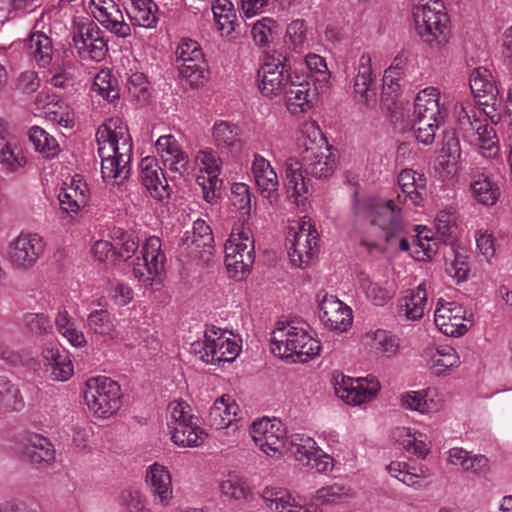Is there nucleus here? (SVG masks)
Masks as SVG:
<instances>
[{"label": "nucleus", "mask_w": 512, "mask_h": 512, "mask_svg": "<svg viewBox=\"0 0 512 512\" xmlns=\"http://www.w3.org/2000/svg\"><path fill=\"white\" fill-rule=\"evenodd\" d=\"M98 154L104 182L121 186L130 175L132 140L127 126L111 118L97 131Z\"/></svg>", "instance_id": "f257e3e1"}, {"label": "nucleus", "mask_w": 512, "mask_h": 512, "mask_svg": "<svg viewBox=\"0 0 512 512\" xmlns=\"http://www.w3.org/2000/svg\"><path fill=\"white\" fill-rule=\"evenodd\" d=\"M353 211L355 222H367L371 229L379 232V237L385 241L388 248L399 251L409 249L408 232L401 216V208L394 200H356Z\"/></svg>", "instance_id": "f03ea898"}, {"label": "nucleus", "mask_w": 512, "mask_h": 512, "mask_svg": "<svg viewBox=\"0 0 512 512\" xmlns=\"http://www.w3.org/2000/svg\"><path fill=\"white\" fill-rule=\"evenodd\" d=\"M271 352L293 363H304L320 352V343L307 331L306 325L296 322H279L270 337Z\"/></svg>", "instance_id": "7ed1b4c3"}, {"label": "nucleus", "mask_w": 512, "mask_h": 512, "mask_svg": "<svg viewBox=\"0 0 512 512\" xmlns=\"http://www.w3.org/2000/svg\"><path fill=\"white\" fill-rule=\"evenodd\" d=\"M449 96L441 95L436 87H426L418 92L414 100L413 130L417 140L430 145L435 139L444 118L448 114Z\"/></svg>", "instance_id": "20e7f679"}, {"label": "nucleus", "mask_w": 512, "mask_h": 512, "mask_svg": "<svg viewBox=\"0 0 512 512\" xmlns=\"http://www.w3.org/2000/svg\"><path fill=\"white\" fill-rule=\"evenodd\" d=\"M412 17L423 42L440 48L449 42L450 21L441 0H414Z\"/></svg>", "instance_id": "39448f33"}, {"label": "nucleus", "mask_w": 512, "mask_h": 512, "mask_svg": "<svg viewBox=\"0 0 512 512\" xmlns=\"http://www.w3.org/2000/svg\"><path fill=\"white\" fill-rule=\"evenodd\" d=\"M240 342L232 332L212 326L205 330L203 339L190 344L189 352L206 364L231 362L241 351Z\"/></svg>", "instance_id": "423d86ee"}, {"label": "nucleus", "mask_w": 512, "mask_h": 512, "mask_svg": "<svg viewBox=\"0 0 512 512\" xmlns=\"http://www.w3.org/2000/svg\"><path fill=\"white\" fill-rule=\"evenodd\" d=\"M121 395L119 384L111 378L98 376L86 381L85 402L99 418H108L120 409Z\"/></svg>", "instance_id": "0eeeda50"}, {"label": "nucleus", "mask_w": 512, "mask_h": 512, "mask_svg": "<svg viewBox=\"0 0 512 512\" xmlns=\"http://www.w3.org/2000/svg\"><path fill=\"white\" fill-rule=\"evenodd\" d=\"M225 265L233 277H243L254 263L252 232L243 224L233 227L224 246Z\"/></svg>", "instance_id": "6e6552de"}, {"label": "nucleus", "mask_w": 512, "mask_h": 512, "mask_svg": "<svg viewBox=\"0 0 512 512\" xmlns=\"http://www.w3.org/2000/svg\"><path fill=\"white\" fill-rule=\"evenodd\" d=\"M318 233L310 219L304 217L296 226H291L287 235L288 255L296 267L302 268L317 252Z\"/></svg>", "instance_id": "1a4fd4ad"}, {"label": "nucleus", "mask_w": 512, "mask_h": 512, "mask_svg": "<svg viewBox=\"0 0 512 512\" xmlns=\"http://www.w3.org/2000/svg\"><path fill=\"white\" fill-rule=\"evenodd\" d=\"M169 411L176 424L171 435V440L175 445L184 447L205 445L207 434L194 424L192 409L187 403L174 401L170 403Z\"/></svg>", "instance_id": "9d476101"}, {"label": "nucleus", "mask_w": 512, "mask_h": 512, "mask_svg": "<svg viewBox=\"0 0 512 512\" xmlns=\"http://www.w3.org/2000/svg\"><path fill=\"white\" fill-rule=\"evenodd\" d=\"M290 68L291 64L287 56L278 52L267 55L258 71L261 93L267 97L281 94L292 78Z\"/></svg>", "instance_id": "9b49d317"}, {"label": "nucleus", "mask_w": 512, "mask_h": 512, "mask_svg": "<svg viewBox=\"0 0 512 512\" xmlns=\"http://www.w3.org/2000/svg\"><path fill=\"white\" fill-rule=\"evenodd\" d=\"M161 247L158 237H149L142 246L141 257H137L133 264L134 277L145 286L152 285L164 270L166 257Z\"/></svg>", "instance_id": "f8f14e48"}, {"label": "nucleus", "mask_w": 512, "mask_h": 512, "mask_svg": "<svg viewBox=\"0 0 512 512\" xmlns=\"http://www.w3.org/2000/svg\"><path fill=\"white\" fill-rule=\"evenodd\" d=\"M73 34L74 47L82 58L97 62L105 58L108 52L107 41L94 22H77Z\"/></svg>", "instance_id": "ddd939ff"}, {"label": "nucleus", "mask_w": 512, "mask_h": 512, "mask_svg": "<svg viewBox=\"0 0 512 512\" xmlns=\"http://www.w3.org/2000/svg\"><path fill=\"white\" fill-rule=\"evenodd\" d=\"M434 322L445 335L459 337L472 326V314L456 302L439 300L434 312Z\"/></svg>", "instance_id": "4468645a"}, {"label": "nucleus", "mask_w": 512, "mask_h": 512, "mask_svg": "<svg viewBox=\"0 0 512 512\" xmlns=\"http://www.w3.org/2000/svg\"><path fill=\"white\" fill-rule=\"evenodd\" d=\"M195 164L202 173L207 175H199L196 179L201 187L202 196L206 202L213 203L217 198V190L222 185V180L219 178L222 160L212 149L206 148L197 152Z\"/></svg>", "instance_id": "2eb2a0df"}, {"label": "nucleus", "mask_w": 512, "mask_h": 512, "mask_svg": "<svg viewBox=\"0 0 512 512\" xmlns=\"http://www.w3.org/2000/svg\"><path fill=\"white\" fill-rule=\"evenodd\" d=\"M44 241L38 234H19L7 247V258L16 269L32 267L44 252Z\"/></svg>", "instance_id": "dca6fc26"}, {"label": "nucleus", "mask_w": 512, "mask_h": 512, "mask_svg": "<svg viewBox=\"0 0 512 512\" xmlns=\"http://www.w3.org/2000/svg\"><path fill=\"white\" fill-rule=\"evenodd\" d=\"M380 390L378 380L373 376L365 378L343 377L335 387L337 396L349 405H361L372 401Z\"/></svg>", "instance_id": "f3484780"}, {"label": "nucleus", "mask_w": 512, "mask_h": 512, "mask_svg": "<svg viewBox=\"0 0 512 512\" xmlns=\"http://www.w3.org/2000/svg\"><path fill=\"white\" fill-rule=\"evenodd\" d=\"M249 434L258 448H279L286 446V429L276 417H262L254 420Z\"/></svg>", "instance_id": "a211bd4d"}, {"label": "nucleus", "mask_w": 512, "mask_h": 512, "mask_svg": "<svg viewBox=\"0 0 512 512\" xmlns=\"http://www.w3.org/2000/svg\"><path fill=\"white\" fill-rule=\"evenodd\" d=\"M239 411V406L235 400L228 394H224L215 400L210 408L208 422L216 430L223 434H229L226 429L231 430L233 433H240L239 425L236 417Z\"/></svg>", "instance_id": "6ab92c4d"}, {"label": "nucleus", "mask_w": 512, "mask_h": 512, "mask_svg": "<svg viewBox=\"0 0 512 512\" xmlns=\"http://www.w3.org/2000/svg\"><path fill=\"white\" fill-rule=\"evenodd\" d=\"M266 506L274 512H321L316 504L302 505L283 488L266 487L261 494Z\"/></svg>", "instance_id": "aec40b11"}, {"label": "nucleus", "mask_w": 512, "mask_h": 512, "mask_svg": "<svg viewBox=\"0 0 512 512\" xmlns=\"http://www.w3.org/2000/svg\"><path fill=\"white\" fill-rule=\"evenodd\" d=\"M303 171L316 179L331 177L336 168V155L330 146L300 155Z\"/></svg>", "instance_id": "412c9836"}, {"label": "nucleus", "mask_w": 512, "mask_h": 512, "mask_svg": "<svg viewBox=\"0 0 512 512\" xmlns=\"http://www.w3.org/2000/svg\"><path fill=\"white\" fill-rule=\"evenodd\" d=\"M146 482L155 505L166 507L173 498L171 475L168 469L158 463L149 466Z\"/></svg>", "instance_id": "4be33fe9"}, {"label": "nucleus", "mask_w": 512, "mask_h": 512, "mask_svg": "<svg viewBox=\"0 0 512 512\" xmlns=\"http://www.w3.org/2000/svg\"><path fill=\"white\" fill-rule=\"evenodd\" d=\"M156 150L165 168L183 174L188 170L189 157L173 135H163L156 141Z\"/></svg>", "instance_id": "5701e85b"}, {"label": "nucleus", "mask_w": 512, "mask_h": 512, "mask_svg": "<svg viewBox=\"0 0 512 512\" xmlns=\"http://www.w3.org/2000/svg\"><path fill=\"white\" fill-rule=\"evenodd\" d=\"M353 91L355 99L366 106L376 102V84L372 72L371 58L363 54L359 58L357 74L354 79Z\"/></svg>", "instance_id": "b1692460"}, {"label": "nucleus", "mask_w": 512, "mask_h": 512, "mask_svg": "<svg viewBox=\"0 0 512 512\" xmlns=\"http://www.w3.org/2000/svg\"><path fill=\"white\" fill-rule=\"evenodd\" d=\"M398 184L402 194H398L397 201H410L414 206L423 204L427 195V179L423 173L412 169H404L398 176Z\"/></svg>", "instance_id": "393cba45"}, {"label": "nucleus", "mask_w": 512, "mask_h": 512, "mask_svg": "<svg viewBox=\"0 0 512 512\" xmlns=\"http://www.w3.org/2000/svg\"><path fill=\"white\" fill-rule=\"evenodd\" d=\"M282 93L285 95L287 109L292 114L306 112L312 107L314 93L311 92L310 84L304 77H292Z\"/></svg>", "instance_id": "a878e982"}, {"label": "nucleus", "mask_w": 512, "mask_h": 512, "mask_svg": "<svg viewBox=\"0 0 512 512\" xmlns=\"http://www.w3.org/2000/svg\"><path fill=\"white\" fill-rule=\"evenodd\" d=\"M252 174L261 195L270 203L278 198L279 180L270 162L256 154L252 162Z\"/></svg>", "instance_id": "bb28decb"}, {"label": "nucleus", "mask_w": 512, "mask_h": 512, "mask_svg": "<svg viewBox=\"0 0 512 512\" xmlns=\"http://www.w3.org/2000/svg\"><path fill=\"white\" fill-rule=\"evenodd\" d=\"M140 178L150 196L162 201L169 196L167 180L154 157H145L140 163Z\"/></svg>", "instance_id": "cd10ccee"}, {"label": "nucleus", "mask_w": 512, "mask_h": 512, "mask_svg": "<svg viewBox=\"0 0 512 512\" xmlns=\"http://www.w3.org/2000/svg\"><path fill=\"white\" fill-rule=\"evenodd\" d=\"M320 318L330 329L346 331L353 321L352 310L334 296L325 297L320 304Z\"/></svg>", "instance_id": "c85d7f7f"}, {"label": "nucleus", "mask_w": 512, "mask_h": 512, "mask_svg": "<svg viewBox=\"0 0 512 512\" xmlns=\"http://www.w3.org/2000/svg\"><path fill=\"white\" fill-rule=\"evenodd\" d=\"M89 197L88 185L78 176L73 177L58 194L61 209L70 215L78 214L88 204Z\"/></svg>", "instance_id": "c756f323"}, {"label": "nucleus", "mask_w": 512, "mask_h": 512, "mask_svg": "<svg viewBox=\"0 0 512 512\" xmlns=\"http://www.w3.org/2000/svg\"><path fill=\"white\" fill-rule=\"evenodd\" d=\"M427 367L437 377L445 376L460 365V357L450 346L430 348L425 351Z\"/></svg>", "instance_id": "7c9ffc66"}, {"label": "nucleus", "mask_w": 512, "mask_h": 512, "mask_svg": "<svg viewBox=\"0 0 512 512\" xmlns=\"http://www.w3.org/2000/svg\"><path fill=\"white\" fill-rule=\"evenodd\" d=\"M43 358L46 371L52 380L65 382L72 377L74 366L66 351L58 347L46 348L43 351Z\"/></svg>", "instance_id": "2f4dec72"}, {"label": "nucleus", "mask_w": 512, "mask_h": 512, "mask_svg": "<svg viewBox=\"0 0 512 512\" xmlns=\"http://www.w3.org/2000/svg\"><path fill=\"white\" fill-rule=\"evenodd\" d=\"M123 6L134 25L148 29L156 27L158 6L153 0H128L123 1Z\"/></svg>", "instance_id": "473e14b6"}, {"label": "nucleus", "mask_w": 512, "mask_h": 512, "mask_svg": "<svg viewBox=\"0 0 512 512\" xmlns=\"http://www.w3.org/2000/svg\"><path fill=\"white\" fill-rule=\"evenodd\" d=\"M427 284L420 283L399 301V315L407 320L416 321L423 317L427 308Z\"/></svg>", "instance_id": "72a5a7b5"}, {"label": "nucleus", "mask_w": 512, "mask_h": 512, "mask_svg": "<svg viewBox=\"0 0 512 512\" xmlns=\"http://www.w3.org/2000/svg\"><path fill=\"white\" fill-rule=\"evenodd\" d=\"M365 346L375 355L395 356L400 349V339L389 331L378 329L365 335Z\"/></svg>", "instance_id": "f704fd0d"}, {"label": "nucleus", "mask_w": 512, "mask_h": 512, "mask_svg": "<svg viewBox=\"0 0 512 512\" xmlns=\"http://www.w3.org/2000/svg\"><path fill=\"white\" fill-rule=\"evenodd\" d=\"M474 128L464 139L480 151L485 157H494L498 152L496 134L492 127H488L481 121L474 123Z\"/></svg>", "instance_id": "c9c22d12"}, {"label": "nucleus", "mask_w": 512, "mask_h": 512, "mask_svg": "<svg viewBox=\"0 0 512 512\" xmlns=\"http://www.w3.org/2000/svg\"><path fill=\"white\" fill-rule=\"evenodd\" d=\"M44 95L39 94L36 98L37 106L43 110L46 118L64 128H71L74 125V112L68 104L62 100L43 101ZM48 98V96H45Z\"/></svg>", "instance_id": "e433bc0d"}, {"label": "nucleus", "mask_w": 512, "mask_h": 512, "mask_svg": "<svg viewBox=\"0 0 512 512\" xmlns=\"http://www.w3.org/2000/svg\"><path fill=\"white\" fill-rule=\"evenodd\" d=\"M284 170L287 194L298 202L299 197L308 193V187L302 174V162L294 157H289L284 163Z\"/></svg>", "instance_id": "4c0bfd02"}, {"label": "nucleus", "mask_w": 512, "mask_h": 512, "mask_svg": "<svg viewBox=\"0 0 512 512\" xmlns=\"http://www.w3.org/2000/svg\"><path fill=\"white\" fill-rule=\"evenodd\" d=\"M469 187L472 198L482 205L492 206L500 196L497 184L484 173L472 176Z\"/></svg>", "instance_id": "58836bf2"}, {"label": "nucleus", "mask_w": 512, "mask_h": 512, "mask_svg": "<svg viewBox=\"0 0 512 512\" xmlns=\"http://www.w3.org/2000/svg\"><path fill=\"white\" fill-rule=\"evenodd\" d=\"M470 89L476 98H486L481 104L488 105L495 101L498 89L495 86L491 73L487 69L477 68L470 75Z\"/></svg>", "instance_id": "ea45409f"}, {"label": "nucleus", "mask_w": 512, "mask_h": 512, "mask_svg": "<svg viewBox=\"0 0 512 512\" xmlns=\"http://www.w3.org/2000/svg\"><path fill=\"white\" fill-rule=\"evenodd\" d=\"M328 141L315 121L304 122L297 140L300 155L328 147Z\"/></svg>", "instance_id": "a19ab883"}, {"label": "nucleus", "mask_w": 512, "mask_h": 512, "mask_svg": "<svg viewBox=\"0 0 512 512\" xmlns=\"http://www.w3.org/2000/svg\"><path fill=\"white\" fill-rule=\"evenodd\" d=\"M110 8L95 12L94 18L109 32L117 37L125 38L131 34V28L124 20V16L118 5L109 4Z\"/></svg>", "instance_id": "79ce46f5"}, {"label": "nucleus", "mask_w": 512, "mask_h": 512, "mask_svg": "<svg viewBox=\"0 0 512 512\" xmlns=\"http://www.w3.org/2000/svg\"><path fill=\"white\" fill-rule=\"evenodd\" d=\"M0 164L10 172H14L26 164L22 147L15 137L0 140Z\"/></svg>", "instance_id": "37998d69"}, {"label": "nucleus", "mask_w": 512, "mask_h": 512, "mask_svg": "<svg viewBox=\"0 0 512 512\" xmlns=\"http://www.w3.org/2000/svg\"><path fill=\"white\" fill-rule=\"evenodd\" d=\"M182 242L191 252L200 249L209 250L213 243L212 230L204 220L197 219L193 223L192 230L185 233Z\"/></svg>", "instance_id": "c03bdc74"}, {"label": "nucleus", "mask_w": 512, "mask_h": 512, "mask_svg": "<svg viewBox=\"0 0 512 512\" xmlns=\"http://www.w3.org/2000/svg\"><path fill=\"white\" fill-rule=\"evenodd\" d=\"M448 461L463 471L480 473L488 466V459L474 450H449Z\"/></svg>", "instance_id": "a18cd8bd"}, {"label": "nucleus", "mask_w": 512, "mask_h": 512, "mask_svg": "<svg viewBox=\"0 0 512 512\" xmlns=\"http://www.w3.org/2000/svg\"><path fill=\"white\" fill-rule=\"evenodd\" d=\"M25 407V401L19 387L0 377V409L8 413L20 412Z\"/></svg>", "instance_id": "49530a36"}, {"label": "nucleus", "mask_w": 512, "mask_h": 512, "mask_svg": "<svg viewBox=\"0 0 512 512\" xmlns=\"http://www.w3.org/2000/svg\"><path fill=\"white\" fill-rule=\"evenodd\" d=\"M212 11L215 25L224 36H229L234 31L236 12L230 0H213Z\"/></svg>", "instance_id": "de8ad7c7"}, {"label": "nucleus", "mask_w": 512, "mask_h": 512, "mask_svg": "<svg viewBox=\"0 0 512 512\" xmlns=\"http://www.w3.org/2000/svg\"><path fill=\"white\" fill-rule=\"evenodd\" d=\"M284 43L288 51L296 54L309 47L308 30L303 20H294L287 26Z\"/></svg>", "instance_id": "09e8293b"}, {"label": "nucleus", "mask_w": 512, "mask_h": 512, "mask_svg": "<svg viewBox=\"0 0 512 512\" xmlns=\"http://www.w3.org/2000/svg\"><path fill=\"white\" fill-rule=\"evenodd\" d=\"M223 496L234 500H246L252 494L247 479L236 473H229L219 484Z\"/></svg>", "instance_id": "8fccbe9b"}, {"label": "nucleus", "mask_w": 512, "mask_h": 512, "mask_svg": "<svg viewBox=\"0 0 512 512\" xmlns=\"http://www.w3.org/2000/svg\"><path fill=\"white\" fill-rule=\"evenodd\" d=\"M86 326L90 332L104 337H112L116 331L113 315L106 309H96L87 316Z\"/></svg>", "instance_id": "3c124183"}, {"label": "nucleus", "mask_w": 512, "mask_h": 512, "mask_svg": "<svg viewBox=\"0 0 512 512\" xmlns=\"http://www.w3.org/2000/svg\"><path fill=\"white\" fill-rule=\"evenodd\" d=\"M28 136L35 150L45 158H53L59 153L60 147L57 140L43 128L39 126L31 127Z\"/></svg>", "instance_id": "603ef678"}, {"label": "nucleus", "mask_w": 512, "mask_h": 512, "mask_svg": "<svg viewBox=\"0 0 512 512\" xmlns=\"http://www.w3.org/2000/svg\"><path fill=\"white\" fill-rule=\"evenodd\" d=\"M93 96H99L108 102H114L119 98L117 80L107 70H101L94 77L91 86Z\"/></svg>", "instance_id": "864d4df0"}, {"label": "nucleus", "mask_w": 512, "mask_h": 512, "mask_svg": "<svg viewBox=\"0 0 512 512\" xmlns=\"http://www.w3.org/2000/svg\"><path fill=\"white\" fill-rule=\"evenodd\" d=\"M295 460L319 473L331 470L334 465L333 458L324 450H296Z\"/></svg>", "instance_id": "5fc2aeb1"}, {"label": "nucleus", "mask_w": 512, "mask_h": 512, "mask_svg": "<svg viewBox=\"0 0 512 512\" xmlns=\"http://www.w3.org/2000/svg\"><path fill=\"white\" fill-rule=\"evenodd\" d=\"M28 48L34 60L41 67L50 64L53 55L51 39L43 33H35L30 36Z\"/></svg>", "instance_id": "6e6d98bb"}, {"label": "nucleus", "mask_w": 512, "mask_h": 512, "mask_svg": "<svg viewBox=\"0 0 512 512\" xmlns=\"http://www.w3.org/2000/svg\"><path fill=\"white\" fill-rule=\"evenodd\" d=\"M359 285L366 298L375 306L382 307L392 298L383 283L371 280L366 274L359 275Z\"/></svg>", "instance_id": "4d7b16f0"}, {"label": "nucleus", "mask_w": 512, "mask_h": 512, "mask_svg": "<svg viewBox=\"0 0 512 512\" xmlns=\"http://www.w3.org/2000/svg\"><path fill=\"white\" fill-rule=\"evenodd\" d=\"M391 440L394 445L402 448H424L431 445L428 437L408 427H397L391 432Z\"/></svg>", "instance_id": "13d9d810"}, {"label": "nucleus", "mask_w": 512, "mask_h": 512, "mask_svg": "<svg viewBox=\"0 0 512 512\" xmlns=\"http://www.w3.org/2000/svg\"><path fill=\"white\" fill-rule=\"evenodd\" d=\"M176 65L179 75L186 79L190 86L197 87L203 83L207 72V65L204 57H201L200 62H196L194 59H191L189 61L176 63Z\"/></svg>", "instance_id": "bf43d9fd"}, {"label": "nucleus", "mask_w": 512, "mask_h": 512, "mask_svg": "<svg viewBox=\"0 0 512 512\" xmlns=\"http://www.w3.org/2000/svg\"><path fill=\"white\" fill-rule=\"evenodd\" d=\"M353 497V491L349 486L334 483L316 491L315 498L324 505L339 504Z\"/></svg>", "instance_id": "052dcab7"}, {"label": "nucleus", "mask_w": 512, "mask_h": 512, "mask_svg": "<svg viewBox=\"0 0 512 512\" xmlns=\"http://www.w3.org/2000/svg\"><path fill=\"white\" fill-rule=\"evenodd\" d=\"M231 202L239 212L242 224L249 219L251 212V193L249 186L244 183H235L231 187Z\"/></svg>", "instance_id": "680f3d73"}, {"label": "nucleus", "mask_w": 512, "mask_h": 512, "mask_svg": "<svg viewBox=\"0 0 512 512\" xmlns=\"http://www.w3.org/2000/svg\"><path fill=\"white\" fill-rule=\"evenodd\" d=\"M129 95L140 106L146 104L150 97L149 83L143 73L136 72L127 81Z\"/></svg>", "instance_id": "e2e57ef3"}, {"label": "nucleus", "mask_w": 512, "mask_h": 512, "mask_svg": "<svg viewBox=\"0 0 512 512\" xmlns=\"http://www.w3.org/2000/svg\"><path fill=\"white\" fill-rule=\"evenodd\" d=\"M439 236L435 237L433 233L424 228L418 232L414 245L421 249V256H417L418 260L431 259L439 250Z\"/></svg>", "instance_id": "0e129e2a"}, {"label": "nucleus", "mask_w": 512, "mask_h": 512, "mask_svg": "<svg viewBox=\"0 0 512 512\" xmlns=\"http://www.w3.org/2000/svg\"><path fill=\"white\" fill-rule=\"evenodd\" d=\"M119 503L128 512H151L146 506L145 497L138 489L126 488L119 494Z\"/></svg>", "instance_id": "69168bd1"}, {"label": "nucleus", "mask_w": 512, "mask_h": 512, "mask_svg": "<svg viewBox=\"0 0 512 512\" xmlns=\"http://www.w3.org/2000/svg\"><path fill=\"white\" fill-rule=\"evenodd\" d=\"M213 137L219 147H234L239 141L238 129L224 121L214 124Z\"/></svg>", "instance_id": "338daca9"}, {"label": "nucleus", "mask_w": 512, "mask_h": 512, "mask_svg": "<svg viewBox=\"0 0 512 512\" xmlns=\"http://www.w3.org/2000/svg\"><path fill=\"white\" fill-rule=\"evenodd\" d=\"M434 225L437 235L443 241L453 238L457 230L454 212L452 210L440 211L435 217Z\"/></svg>", "instance_id": "774afa93"}]
</instances>
